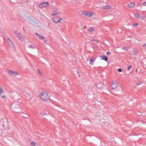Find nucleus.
<instances>
[{
    "label": "nucleus",
    "mask_w": 146,
    "mask_h": 146,
    "mask_svg": "<svg viewBox=\"0 0 146 146\" xmlns=\"http://www.w3.org/2000/svg\"><path fill=\"white\" fill-rule=\"evenodd\" d=\"M39 96L40 98L44 101H47L50 99L48 93L46 91L42 92L39 95Z\"/></svg>",
    "instance_id": "f257e3e1"
},
{
    "label": "nucleus",
    "mask_w": 146,
    "mask_h": 146,
    "mask_svg": "<svg viewBox=\"0 0 146 146\" xmlns=\"http://www.w3.org/2000/svg\"><path fill=\"white\" fill-rule=\"evenodd\" d=\"M13 33L19 39L22 40L24 39L23 35L21 34L18 31H14Z\"/></svg>",
    "instance_id": "f03ea898"
},
{
    "label": "nucleus",
    "mask_w": 146,
    "mask_h": 146,
    "mask_svg": "<svg viewBox=\"0 0 146 146\" xmlns=\"http://www.w3.org/2000/svg\"><path fill=\"white\" fill-rule=\"evenodd\" d=\"M49 3L47 2H44L39 5V7L40 8H47L49 6Z\"/></svg>",
    "instance_id": "7ed1b4c3"
},
{
    "label": "nucleus",
    "mask_w": 146,
    "mask_h": 146,
    "mask_svg": "<svg viewBox=\"0 0 146 146\" xmlns=\"http://www.w3.org/2000/svg\"><path fill=\"white\" fill-rule=\"evenodd\" d=\"M35 35L39 39L42 40L45 43L47 42V40L45 39V37L41 35L38 34L37 33H35Z\"/></svg>",
    "instance_id": "20e7f679"
},
{
    "label": "nucleus",
    "mask_w": 146,
    "mask_h": 146,
    "mask_svg": "<svg viewBox=\"0 0 146 146\" xmlns=\"http://www.w3.org/2000/svg\"><path fill=\"white\" fill-rule=\"evenodd\" d=\"M53 21L56 23H60V21L62 20V19L58 17H56L52 18Z\"/></svg>",
    "instance_id": "39448f33"
},
{
    "label": "nucleus",
    "mask_w": 146,
    "mask_h": 146,
    "mask_svg": "<svg viewBox=\"0 0 146 146\" xmlns=\"http://www.w3.org/2000/svg\"><path fill=\"white\" fill-rule=\"evenodd\" d=\"M8 74L12 76H15L18 74V72L16 71H13L11 70H9L8 71Z\"/></svg>",
    "instance_id": "423d86ee"
},
{
    "label": "nucleus",
    "mask_w": 146,
    "mask_h": 146,
    "mask_svg": "<svg viewBox=\"0 0 146 146\" xmlns=\"http://www.w3.org/2000/svg\"><path fill=\"white\" fill-rule=\"evenodd\" d=\"M117 83L114 81H112L111 82V86L112 89H116L117 87Z\"/></svg>",
    "instance_id": "0eeeda50"
},
{
    "label": "nucleus",
    "mask_w": 146,
    "mask_h": 146,
    "mask_svg": "<svg viewBox=\"0 0 146 146\" xmlns=\"http://www.w3.org/2000/svg\"><path fill=\"white\" fill-rule=\"evenodd\" d=\"M84 14L86 16L88 17H91L94 15L93 13L92 12H85L84 13Z\"/></svg>",
    "instance_id": "6e6552de"
},
{
    "label": "nucleus",
    "mask_w": 146,
    "mask_h": 146,
    "mask_svg": "<svg viewBox=\"0 0 146 146\" xmlns=\"http://www.w3.org/2000/svg\"><path fill=\"white\" fill-rule=\"evenodd\" d=\"M8 41L9 44L12 47H14V45L13 42L9 38H8Z\"/></svg>",
    "instance_id": "1a4fd4ad"
},
{
    "label": "nucleus",
    "mask_w": 146,
    "mask_h": 146,
    "mask_svg": "<svg viewBox=\"0 0 146 146\" xmlns=\"http://www.w3.org/2000/svg\"><path fill=\"white\" fill-rule=\"evenodd\" d=\"M135 4L133 2H131L128 5V6L130 8H132L134 6Z\"/></svg>",
    "instance_id": "9d476101"
},
{
    "label": "nucleus",
    "mask_w": 146,
    "mask_h": 146,
    "mask_svg": "<svg viewBox=\"0 0 146 146\" xmlns=\"http://www.w3.org/2000/svg\"><path fill=\"white\" fill-rule=\"evenodd\" d=\"M109 8L110 6L108 5L104 6L101 7V9L102 10H106Z\"/></svg>",
    "instance_id": "9b49d317"
},
{
    "label": "nucleus",
    "mask_w": 146,
    "mask_h": 146,
    "mask_svg": "<svg viewBox=\"0 0 146 146\" xmlns=\"http://www.w3.org/2000/svg\"><path fill=\"white\" fill-rule=\"evenodd\" d=\"M102 59L106 61H108V58L106 56H103L102 57Z\"/></svg>",
    "instance_id": "f8f14e48"
},
{
    "label": "nucleus",
    "mask_w": 146,
    "mask_h": 146,
    "mask_svg": "<svg viewBox=\"0 0 146 146\" xmlns=\"http://www.w3.org/2000/svg\"><path fill=\"white\" fill-rule=\"evenodd\" d=\"M95 59H94L93 58H91L90 60V64H92L93 63Z\"/></svg>",
    "instance_id": "ddd939ff"
},
{
    "label": "nucleus",
    "mask_w": 146,
    "mask_h": 146,
    "mask_svg": "<svg viewBox=\"0 0 146 146\" xmlns=\"http://www.w3.org/2000/svg\"><path fill=\"white\" fill-rule=\"evenodd\" d=\"M59 14H60L59 12H56L54 13H52L51 14V15L52 16H54L55 15H57Z\"/></svg>",
    "instance_id": "4468645a"
},
{
    "label": "nucleus",
    "mask_w": 146,
    "mask_h": 146,
    "mask_svg": "<svg viewBox=\"0 0 146 146\" xmlns=\"http://www.w3.org/2000/svg\"><path fill=\"white\" fill-rule=\"evenodd\" d=\"M36 144V143L34 141H31L30 143V145L31 146H35Z\"/></svg>",
    "instance_id": "2eb2a0df"
},
{
    "label": "nucleus",
    "mask_w": 146,
    "mask_h": 146,
    "mask_svg": "<svg viewBox=\"0 0 146 146\" xmlns=\"http://www.w3.org/2000/svg\"><path fill=\"white\" fill-rule=\"evenodd\" d=\"M4 93V90H3L2 88L1 87H0V95H1L2 93Z\"/></svg>",
    "instance_id": "dca6fc26"
},
{
    "label": "nucleus",
    "mask_w": 146,
    "mask_h": 146,
    "mask_svg": "<svg viewBox=\"0 0 146 146\" xmlns=\"http://www.w3.org/2000/svg\"><path fill=\"white\" fill-rule=\"evenodd\" d=\"M93 31L94 29L92 27L90 28L88 30V31L90 32H92Z\"/></svg>",
    "instance_id": "f3484780"
},
{
    "label": "nucleus",
    "mask_w": 146,
    "mask_h": 146,
    "mask_svg": "<svg viewBox=\"0 0 146 146\" xmlns=\"http://www.w3.org/2000/svg\"><path fill=\"white\" fill-rule=\"evenodd\" d=\"M28 47L29 48L34 49L35 48V47L33 45H29L28 46Z\"/></svg>",
    "instance_id": "a211bd4d"
},
{
    "label": "nucleus",
    "mask_w": 146,
    "mask_h": 146,
    "mask_svg": "<svg viewBox=\"0 0 146 146\" xmlns=\"http://www.w3.org/2000/svg\"><path fill=\"white\" fill-rule=\"evenodd\" d=\"M135 17L136 18H138L139 17V15L138 13H136L135 15Z\"/></svg>",
    "instance_id": "6ab92c4d"
},
{
    "label": "nucleus",
    "mask_w": 146,
    "mask_h": 146,
    "mask_svg": "<svg viewBox=\"0 0 146 146\" xmlns=\"http://www.w3.org/2000/svg\"><path fill=\"white\" fill-rule=\"evenodd\" d=\"M131 68V66H129L128 67H127V70L128 71H129V70H130V69Z\"/></svg>",
    "instance_id": "aec40b11"
},
{
    "label": "nucleus",
    "mask_w": 146,
    "mask_h": 146,
    "mask_svg": "<svg viewBox=\"0 0 146 146\" xmlns=\"http://www.w3.org/2000/svg\"><path fill=\"white\" fill-rule=\"evenodd\" d=\"M117 71L119 72H121L122 71V70L121 68H119L117 70Z\"/></svg>",
    "instance_id": "412c9836"
},
{
    "label": "nucleus",
    "mask_w": 146,
    "mask_h": 146,
    "mask_svg": "<svg viewBox=\"0 0 146 146\" xmlns=\"http://www.w3.org/2000/svg\"><path fill=\"white\" fill-rule=\"evenodd\" d=\"M9 1L12 3H15V0H9Z\"/></svg>",
    "instance_id": "4be33fe9"
},
{
    "label": "nucleus",
    "mask_w": 146,
    "mask_h": 146,
    "mask_svg": "<svg viewBox=\"0 0 146 146\" xmlns=\"http://www.w3.org/2000/svg\"><path fill=\"white\" fill-rule=\"evenodd\" d=\"M1 97L3 99H5L6 98V96L5 95L2 96Z\"/></svg>",
    "instance_id": "5701e85b"
},
{
    "label": "nucleus",
    "mask_w": 146,
    "mask_h": 146,
    "mask_svg": "<svg viewBox=\"0 0 146 146\" xmlns=\"http://www.w3.org/2000/svg\"><path fill=\"white\" fill-rule=\"evenodd\" d=\"M133 25L134 26H137L138 25V24L137 23L135 24H133Z\"/></svg>",
    "instance_id": "b1692460"
},
{
    "label": "nucleus",
    "mask_w": 146,
    "mask_h": 146,
    "mask_svg": "<svg viewBox=\"0 0 146 146\" xmlns=\"http://www.w3.org/2000/svg\"><path fill=\"white\" fill-rule=\"evenodd\" d=\"M123 49L124 50H127L128 49V48L127 47H124L123 48Z\"/></svg>",
    "instance_id": "393cba45"
},
{
    "label": "nucleus",
    "mask_w": 146,
    "mask_h": 146,
    "mask_svg": "<svg viewBox=\"0 0 146 146\" xmlns=\"http://www.w3.org/2000/svg\"><path fill=\"white\" fill-rule=\"evenodd\" d=\"M40 114L41 115H45V113H40Z\"/></svg>",
    "instance_id": "a878e982"
},
{
    "label": "nucleus",
    "mask_w": 146,
    "mask_h": 146,
    "mask_svg": "<svg viewBox=\"0 0 146 146\" xmlns=\"http://www.w3.org/2000/svg\"><path fill=\"white\" fill-rule=\"evenodd\" d=\"M143 4L144 6H146V2L144 3Z\"/></svg>",
    "instance_id": "bb28decb"
},
{
    "label": "nucleus",
    "mask_w": 146,
    "mask_h": 146,
    "mask_svg": "<svg viewBox=\"0 0 146 146\" xmlns=\"http://www.w3.org/2000/svg\"><path fill=\"white\" fill-rule=\"evenodd\" d=\"M146 46V44H144L143 45V47H145Z\"/></svg>",
    "instance_id": "cd10ccee"
},
{
    "label": "nucleus",
    "mask_w": 146,
    "mask_h": 146,
    "mask_svg": "<svg viewBox=\"0 0 146 146\" xmlns=\"http://www.w3.org/2000/svg\"><path fill=\"white\" fill-rule=\"evenodd\" d=\"M141 82H139L137 83V84L138 85H139L140 84H141Z\"/></svg>",
    "instance_id": "c85d7f7f"
},
{
    "label": "nucleus",
    "mask_w": 146,
    "mask_h": 146,
    "mask_svg": "<svg viewBox=\"0 0 146 146\" xmlns=\"http://www.w3.org/2000/svg\"><path fill=\"white\" fill-rule=\"evenodd\" d=\"M77 72V73H78V76H79V77H80V74H79V72Z\"/></svg>",
    "instance_id": "c756f323"
},
{
    "label": "nucleus",
    "mask_w": 146,
    "mask_h": 146,
    "mask_svg": "<svg viewBox=\"0 0 146 146\" xmlns=\"http://www.w3.org/2000/svg\"><path fill=\"white\" fill-rule=\"evenodd\" d=\"M106 54L107 55H108L110 54V52H107L106 53Z\"/></svg>",
    "instance_id": "7c9ffc66"
},
{
    "label": "nucleus",
    "mask_w": 146,
    "mask_h": 146,
    "mask_svg": "<svg viewBox=\"0 0 146 146\" xmlns=\"http://www.w3.org/2000/svg\"><path fill=\"white\" fill-rule=\"evenodd\" d=\"M137 70H137V69L136 70V72H137Z\"/></svg>",
    "instance_id": "2f4dec72"
},
{
    "label": "nucleus",
    "mask_w": 146,
    "mask_h": 146,
    "mask_svg": "<svg viewBox=\"0 0 146 146\" xmlns=\"http://www.w3.org/2000/svg\"><path fill=\"white\" fill-rule=\"evenodd\" d=\"M39 73L40 74H41V72H39Z\"/></svg>",
    "instance_id": "473e14b6"
}]
</instances>
